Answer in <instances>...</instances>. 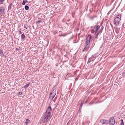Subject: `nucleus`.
Masks as SVG:
<instances>
[{
	"instance_id": "f257e3e1",
	"label": "nucleus",
	"mask_w": 125,
	"mask_h": 125,
	"mask_svg": "<svg viewBox=\"0 0 125 125\" xmlns=\"http://www.w3.org/2000/svg\"><path fill=\"white\" fill-rule=\"evenodd\" d=\"M52 110V109L50 106H49L45 113L42 120L40 122L41 124L48 122L50 118V117L51 115V112Z\"/></svg>"
},
{
	"instance_id": "f03ea898",
	"label": "nucleus",
	"mask_w": 125,
	"mask_h": 125,
	"mask_svg": "<svg viewBox=\"0 0 125 125\" xmlns=\"http://www.w3.org/2000/svg\"><path fill=\"white\" fill-rule=\"evenodd\" d=\"M121 14H119L116 16L114 21V23L115 25L117 26L119 24V22L121 20Z\"/></svg>"
},
{
	"instance_id": "7ed1b4c3",
	"label": "nucleus",
	"mask_w": 125,
	"mask_h": 125,
	"mask_svg": "<svg viewBox=\"0 0 125 125\" xmlns=\"http://www.w3.org/2000/svg\"><path fill=\"white\" fill-rule=\"evenodd\" d=\"M100 28V26L98 25H95V26L93 27V29L94 30L95 32V34H97L96 37L98 36V35L100 32V31H99V32L98 33L97 32L98 30Z\"/></svg>"
},
{
	"instance_id": "20e7f679",
	"label": "nucleus",
	"mask_w": 125,
	"mask_h": 125,
	"mask_svg": "<svg viewBox=\"0 0 125 125\" xmlns=\"http://www.w3.org/2000/svg\"><path fill=\"white\" fill-rule=\"evenodd\" d=\"M110 125H114L115 123V120L113 117H111L108 121Z\"/></svg>"
},
{
	"instance_id": "39448f33",
	"label": "nucleus",
	"mask_w": 125,
	"mask_h": 125,
	"mask_svg": "<svg viewBox=\"0 0 125 125\" xmlns=\"http://www.w3.org/2000/svg\"><path fill=\"white\" fill-rule=\"evenodd\" d=\"M56 95V94L54 91H52L51 93L49 96V98L51 100H52L54 97Z\"/></svg>"
},
{
	"instance_id": "423d86ee",
	"label": "nucleus",
	"mask_w": 125,
	"mask_h": 125,
	"mask_svg": "<svg viewBox=\"0 0 125 125\" xmlns=\"http://www.w3.org/2000/svg\"><path fill=\"white\" fill-rule=\"evenodd\" d=\"M5 10V8L4 7L2 6L0 7V15L3 14L4 13Z\"/></svg>"
},
{
	"instance_id": "0eeeda50",
	"label": "nucleus",
	"mask_w": 125,
	"mask_h": 125,
	"mask_svg": "<svg viewBox=\"0 0 125 125\" xmlns=\"http://www.w3.org/2000/svg\"><path fill=\"white\" fill-rule=\"evenodd\" d=\"M91 36L88 35L87 38L86 39V45L87 46L90 43V40L91 39Z\"/></svg>"
},
{
	"instance_id": "6e6552de",
	"label": "nucleus",
	"mask_w": 125,
	"mask_h": 125,
	"mask_svg": "<svg viewBox=\"0 0 125 125\" xmlns=\"http://www.w3.org/2000/svg\"><path fill=\"white\" fill-rule=\"evenodd\" d=\"M100 121L101 123L103 124H108L109 123L108 121L104 119L101 120Z\"/></svg>"
},
{
	"instance_id": "1a4fd4ad",
	"label": "nucleus",
	"mask_w": 125,
	"mask_h": 125,
	"mask_svg": "<svg viewBox=\"0 0 125 125\" xmlns=\"http://www.w3.org/2000/svg\"><path fill=\"white\" fill-rule=\"evenodd\" d=\"M97 17L96 15H93L92 16H91L89 17L90 19L92 20H94V18Z\"/></svg>"
},
{
	"instance_id": "9d476101",
	"label": "nucleus",
	"mask_w": 125,
	"mask_h": 125,
	"mask_svg": "<svg viewBox=\"0 0 125 125\" xmlns=\"http://www.w3.org/2000/svg\"><path fill=\"white\" fill-rule=\"evenodd\" d=\"M25 38V36L24 33L22 34L21 35V39L23 40H24Z\"/></svg>"
},
{
	"instance_id": "9b49d317",
	"label": "nucleus",
	"mask_w": 125,
	"mask_h": 125,
	"mask_svg": "<svg viewBox=\"0 0 125 125\" xmlns=\"http://www.w3.org/2000/svg\"><path fill=\"white\" fill-rule=\"evenodd\" d=\"M82 107V105H80L79 108V114L80 113H81V112Z\"/></svg>"
},
{
	"instance_id": "f8f14e48",
	"label": "nucleus",
	"mask_w": 125,
	"mask_h": 125,
	"mask_svg": "<svg viewBox=\"0 0 125 125\" xmlns=\"http://www.w3.org/2000/svg\"><path fill=\"white\" fill-rule=\"evenodd\" d=\"M30 84V83H29L28 84H27L26 85H25L24 87V88L25 89H26L29 86V85Z\"/></svg>"
},
{
	"instance_id": "ddd939ff",
	"label": "nucleus",
	"mask_w": 125,
	"mask_h": 125,
	"mask_svg": "<svg viewBox=\"0 0 125 125\" xmlns=\"http://www.w3.org/2000/svg\"><path fill=\"white\" fill-rule=\"evenodd\" d=\"M27 2H28V1L27 0H23L22 4L23 5H24L25 4V3Z\"/></svg>"
},
{
	"instance_id": "4468645a",
	"label": "nucleus",
	"mask_w": 125,
	"mask_h": 125,
	"mask_svg": "<svg viewBox=\"0 0 125 125\" xmlns=\"http://www.w3.org/2000/svg\"><path fill=\"white\" fill-rule=\"evenodd\" d=\"M120 30V28H117L115 30V32L117 33H118L119 31Z\"/></svg>"
},
{
	"instance_id": "2eb2a0df",
	"label": "nucleus",
	"mask_w": 125,
	"mask_h": 125,
	"mask_svg": "<svg viewBox=\"0 0 125 125\" xmlns=\"http://www.w3.org/2000/svg\"><path fill=\"white\" fill-rule=\"evenodd\" d=\"M86 46L83 49V52L86 51L87 49L88 48V46Z\"/></svg>"
},
{
	"instance_id": "dca6fc26",
	"label": "nucleus",
	"mask_w": 125,
	"mask_h": 125,
	"mask_svg": "<svg viewBox=\"0 0 125 125\" xmlns=\"http://www.w3.org/2000/svg\"><path fill=\"white\" fill-rule=\"evenodd\" d=\"M0 55L1 56L2 55L4 56V54L2 51L0 49Z\"/></svg>"
},
{
	"instance_id": "f3484780",
	"label": "nucleus",
	"mask_w": 125,
	"mask_h": 125,
	"mask_svg": "<svg viewBox=\"0 0 125 125\" xmlns=\"http://www.w3.org/2000/svg\"><path fill=\"white\" fill-rule=\"evenodd\" d=\"M25 9L26 10H27L29 9V7L27 5H25Z\"/></svg>"
},
{
	"instance_id": "a211bd4d",
	"label": "nucleus",
	"mask_w": 125,
	"mask_h": 125,
	"mask_svg": "<svg viewBox=\"0 0 125 125\" xmlns=\"http://www.w3.org/2000/svg\"><path fill=\"white\" fill-rule=\"evenodd\" d=\"M24 28L27 29L29 28V26L27 24H26L24 26Z\"/></svg>"
},
{
	"instance_id": "6ab92c4d",
	"label": "nucleus",
	"mask_w": 125,
	"mask_h": 125,
	"mask_svg": "<svg viewBox=\"0 0 125 125\" xmlns=\"http://www.w3.org/2000/svg\"><path fill=\"white\" fill-rule=\"evenodd\" d=\"M91 59L89 58L88 59V60L87 62V64H89L90 62H91Z\"/></svg>"
},
{
	"instance_id": "aec40b11",
	"label": "nucleus",
	"mask_w": 125,
	"mask_h": 125,
	"mask_svg": "<svg viewBox=\"0 0 125 125\" xmlns=\"http://www.w3.org/2000/svg\"><path fill=\"white\" fill-rule=\"evenodd\" d=\"M41 21L40 20L39 21H36V24L39 23L40 22H41Z\"/></svg>"
},
{
	"instance_id": "412c9836",
	"label": "nucleus",
	"mask_w": 125,
	"mask_h": 125,
	"mask_svg": "<svg viewBox=\"0 0 125 125\" xmlns=\"http://www.w3.org/2000/svg\"><path fill=\"white\" fill-rule=\"evenodd\" d=\"M95 32L94 30L93 29H92L91 31V32L93 33H94Z\"/></svg>"
},
{
	"instance_id": "4be33fe9",
	"label": "nucleus",
	"mask_w": 125,
	"mask_h": 125,
	"mask_svg": "<svg viewBox=\"0 0 125 125\" xmlns=\"http://www.w3.org/2000/svg\"><path fill=\"white\" fill-rule=\"evenodd\" d=\"M125 75V72H123L122 75L124 76Z\"/></svg>"
},
{
	"instance_id": "5701e85b",
	"label": "nucleus",
	"mask_w": 125,
	"mask_h": 125,
	"mask_svg": "<svg viewBox=\"0 0 125 125\" xmlns=\"http://www.w3.org/2000/svg\"><path fill=\"white\" fill-rule=\"evenodd\" d=\"M21 29H20V31H19V34H21L22 33V32L21 31Z\"/></svg>"
},
{
	"instance_id": "b1692460",
	"label": "nucleus",
	"mask_w": 125,
	"mask_h": 125,
	"mask_svg": "<svg viewBox=\"0 0 125 125\" xmlns=\"http://www.w3.org/2000/svg\"><path fill=\"white\" fill-rule=\"evenodd\" d=\"M12 4L11 3L10 4V6H9V8L10 9H11V6L12 5Z\"/></svg>"
},
{
	"instance_id": "393cba45",
	"label": "nucleus",
	"mask_w": 125,
	"mask_h": 125,
	"mask_svg": "<svg viewBox=\"0 0 125 125\" xmlns=\"http://www.w3.org/2000/svg\"><path fill=\"white\" fill-rule=\"evenodd\" d=\"M5 0H0V2H3Z\"/></svg>"
},
{
	"instance_id": "a878e982",
	"label": "nucleus",
	"mask_w": 125,
	"mask_h": 125,
	"mask_svg": "<svg viewBox=\"0 0 125 125\" xmlns=\"http://www.w3.org/2000/svg\"><path fill=\"white\" fill-rule=\"evenodd\" d=\"M94 56V55H92L91 57H90V58H91V59H92V58Z\"/></svg>"
},
{
	"instance_id": "bb28decb",
	"label": "nucleus",
	"mask_w": 125,
	"mask_h": 125,
	"mask_svg": "<svg viewBox=\"0 0 125 125\" xmlns=\"http://www.w3.org/2000/svg\"><path fill=\"white\" fill-rule=\"evenodd\" d=\"M66 35V34H62V36L63 37H64V36H65Z\"/></svg>"
},
{
	"instance_id": "cd10ccee",
	"label": "nucleus",
	"mask_w": 125,
	"mask_h": 125,
	"mask_svg": "<svg viewBox=\"0 0 125 125\" xmlns=\"http://www.w3.org/2000/svg\"><path fill=\"white\" fill-rule=\"evenodd\" d=\"M103 29V26H102V28H101V29L100 31V32L101 31H101Z\"/></svg>"
},
{
	"instance_id": "c85d7f7f",
	"label": "nucleus",
	"mask_w": 125,
	"mask_h": 125,
	"mask_svg": "<svg viewBox=\"0 0 125 125\" xmlns=\"http://www.w3.org/2000/svg\"><path fill=\"white\" fill-rule=\"evenodd\" d=\"M22 94V92H19V94L20 95H21V94Z\"/></svg>"
},
{
	"instance_id": "c756f323",
	"label": "nucleus",
	"mask_w": 125,
	"mask_h": 125,
	"mask_svg": "<svg viewBox=\"0 0 125 125\" xmlns=\"http://www.w3.org/2000/svg\"><path fill=\"white\" fill-rule=\"evenodd\" d=\"M83 103L81 102V104L80 105H82V107L83 105Z\"/></svg>"
},
{
	"instance_id": "7c9ffc66",
	"label": "nucleus",
	"mask_w": 125,
	"mask_h": 125,
	"mask_svg": "<svg viewBox=\"0 0 125 125\" xmlns=\"http://www.w3.org/2000/svg\"><path fill=\"white\" fill-rule=\"evenodd\" d=\"M121 121L122 122L121 123H124L123 120L122 119H121Z\"/></svg>"
},
{
	"instance_id": "2f4dec72",
	"label": "nucleus",
	"mask_w": 125,
	"mask_h": 125,
	"mask_svg": "<svg viewBox=\"0 0 125 125\" xmlns=\"http://www.w3.org/2000/svg\"><path fill=\"white\" fill-rule=\"evenodd\" d=\"M93 103H89V105H92L93 104Z\"/></svg>"
},
{
	"instance_id": "473e14b6",
	"label": "nucleus",
	"mask_w": 125,
	"mask_h": 125,
	"mask_svg": "<svg viewBox=\"0 0 125 125\" xmlns=\"http://www.w3.org/2000/svg\"><path fill=\"white\" fill-rule=\"evenodd\" d=\"M120 125H124V124L123 123H121L120 124Z\"/></svg>"
},
{
	"instance_id": "72a5a7b5",
	"label": "nucleus",
	"mask_w": 125,
	"mask_h": 125,
	"mask_svg": "<svg viewBox=\"0 0 125 125\" xmlns=\"http://www.w3.org/2000/svg\"><path fill=\"white\" fill-rule=\"evenodd\" d=\"M16 50H17V51H18V50H19V49H18V48H17L16 49Z\"/></svg>"
},
{
	"instance_id": "f704fd0d",
	"label": "nucleus",
	"mask_w": 125,
	"mask_h": 125,
	"mask_svg": "<svg viewBox=\"0 0 125 125\" xmlns=\"http://www.w3.org/2000/svg\"><path fill=\"white\" fill-rule=\"evenodd\" d=\"M28 120H29L28 119H27L26 120V123L27 121H28Z\"/></svg>"
},
{
	"instance_id": "c9c22d12",
	"label": "nucleus",
	"mask_w": 125,
	"mask_h": 125,
	"mask_svg": "<svg viewBox=\"0 0 125 125\" xmlns=\"http://www.w3.org/2000/svg\"><path fill=\"white\" fill-rule=\"evenodd\" d=\"M59 36H60V37H61V36H62V34L61 35H59Z\"/></svg>"
}]
</instances>
